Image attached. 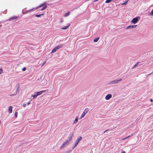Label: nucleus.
<instances>
[{"instance_id":"f257e3e1","label":"nucleus","mask_w":153,"mask_h":153,"mask_svg":"<svg viewBox=\"0 0 153 153\" xmlns=\"http://www.w3.org/2000/svg\"><path fill=\"white\" fill-rule=\"evenodd\" d=\"M46 91V90L34 93L33 95H32V96L33 97V99L36 98L39 95H40L42 93L45 92Z\"/></svg>"},{"instance_id":"f03ea898","label":"nucleus","mask_w":153,"mask_h":153,"mask_svg":"<svg viewBox=\"0 0 153 153\" xmlns=\"http://www.w3.org/2000/svg\"><path fill=\"white\" fill-rule=\"evenodd\" d=\"M69 140H67L65 142H64L61 146L60 147V149H62L65 148L70 143Z\"/></svg>"},{"instance_id":"7ed1b4c3","label":"nucleus","mask_w":153,"mask_h":153,"mask_svg":"<svg viewBox=\"0 0 153 153\" xmlns=\"http://www.w3.org/2000/svg\"><path fill=\"white\" fill-rule=\"evenodd\" d=\"M63 45L62 44H60L58 46L55 47L52 51L51 53H53L54 52H56L59 49V48L62 47Z\"/></svg>"},{"instance_id":"20e7f679","label":"nucleus","mask_w":153,"mask_h":153,"mask_svg":"<svg viewBox=\"0 0 153 153\" xmlns=\"http://www.w3.org/2000/svg\"><path fill=\"white\" fill-rule=\"evenodd\" d=\"M122 80V79H120L119 80L114 79L111 81L109 83V84L113 85L118 83L119 82H121Z\"/></svg>"},{"instance_id":"39448f33","label":"nucleus","mask_w":153,"mask_h":153,"mask_svg":"<svg viewBox=\"0 0 153 153\" xmlns=\"http://www.w3.org/2000/svg\"><path fill=\"white\" fill-rule=\"evenodd\" d=\"M140 19V17L139 16L135 18H133L132 19L131 22V23H132L134 24H135Z\"/></svg>"},{"instance_id":"423d86ee","label":"nucleus","mask_w":153,"mask_h":153,"mask_svg":"<svg viewBox=\"0 0 153 153\" xmlns=\"http://www.w3.org/2000/svg\"><path fill=\"white\" fill-rule=\"evenodd\" d=\"M82 138L81 137H79L77 139L76 142L75 143L74 145L73 146L72 149L76 147L77 146L79 143V142L82 139Z\"/></svg>"},{"instance_id":"0eeeda50","label":"nucleus","mask_w":153,"mask_h":153,"mask_svg":"<svg viewBox=\"0 0 153 153\" xmlns=\"http://www.w3.org/2000/svg\"><path fill=\"white\" fill-rule=\"evenodd\" d=\"M112 95L111 94H108L105 96V99L107 100H108L110 99Z\"/></svg>"},{"instance_id":"6e6552de","label":"nucleus","mask_w":153,"mask_h":153,"mask_svg":"<svg viewBox=\"0 0 153 153\" xmlns=\"http://www.w3.org/2000/svg\"><path fill=\"white\" fill-rule=\"evenodd\" d=\"M17 19L18 17L14 16L9 19L8 20V21H11L13 20H17Z\"/></svg>"},{"instance_id":"1a4fd4ad","label":"nucleus","mask_w":153,"mask_h":153,"mask_svg":"<svg viewBox=\"0 0 153 153\" xmlns=\"http://www.w3.org/2000/svg\"><path fill=\"white\" fill-rule=\"evenodd\" d=\"M137 26V25H130L127 27L126 28V29L134 28H136Z\"/></svg>"},{"instance_id":"9d476101","label":"nucleus","mask_w":153,"mask_h":153,"mask_svg":"<svg viewBox=\"0 0 153 153\" xmlns=\"http://www.w3.org/2000/svg\"><path fill=\"white\" fill-rule=\"evenodd\" d=\"M73 135L74 134L73 133L70 134L69 137L68 139L67 140H69V142H70L71 140H72Z\"/></svg>"},{"instance_id":"9b49d317","label":"nucleus","mask_w":153,"mask_h":153,"mask_svg":"<svg viewBox=\"0 0 153 153\" xmlns=\"http://www.w3.org/2000/svg\"><path fill=\"white\" fill-rule=\"evenodd\" d=\"M9 112L10 113H11L12 112V107L11 106H10L9 107L8 109Z\"/></svg>"},{"instance_id":"f8f14e48","label":"nucleus","mask_w":153,"mask_h":153,"mask_svg":"<svg viewBox=\"0 0 153 153\" xmlns=\"http://www.w3.org/2000/svg\"><path fill=\"white\" fill-rule=\"evenodd\" d=\"M89 111V109L87 108H85V110H84V113H85V114L87 113H88V112Z\"/></svg>"},{"instance_id":"ddd939ff","label":"nucleus","mask_w":153,"mask_h":153,"mask_svg":"<svg viewBox=\"0 0 153 153\" xmlns=\"http://www.w3.org/2000/svg\"><path fill=\"white\" fill-rule=\"evenodd\" d=\"M85 114H85V113L83 112V113L82 114L81 117L79 118V119H81L82 118H83L85 116Z\"/></svg>"},{"instance_id":"4468645a","label":"nucleus","mask_w":153,"mask_h":153,"mask_svg":"<svg viewBox=\"0 0 153 153\" xmlns=\"http://www.w3.org/2000/svg\"><path fill=\"white\" fill-rule=\"evenodd\" d=\"M70 25L69 24L68 25L65 26L64 27L61 28V29H63V30H66V29H67L69 27V26Z\"/></svg>"},{"instance_id":"2eb2a0df","label":"nucleus","mask_w":153,"mask_h":153,"mask_svg":"<svg viewBox=\"0 0 153 153\" xmlns=\"http://www.w3.org/2000/svg\"><path fill=\"white\" fill-rule=\"evenodd\" d=\"M134 135V134H131L130 135L128 136L127 137H126L125 138H124L123 139V140H125V139L128 138H129V137H131Z\"/></svg>"},{"instance_id":"dca6fc26","label":"nucleus","mask_w":153,"mask_h":153,"mask_svg":"<svg viewBox=\"0 0 153 153\" xmlns=\"http://www.w3.org/2000/svg\"><path fill=\"white\" fill-rule=\"evenodd\" d=\"M139 63V62H137L134 65L132 68L133 69H134V68L137 67Z\"/></svg>"},{"instance_id":"f3484780","label":"nucleus","mask_w":153,"mask_h":153,"mask_svg":"<svg viewBox=\"0 0 153 153\" xmlns=\"http://www.w3.org/2000/svg\"><path fill=\"white\" fill-rule=\"evenodd\" d=\"M45 3H42V4H41L40 5H39V6L37 8H40V7H41L44 6H45Z\"/></svg>"},{"instance_id":"a211bd4d","label":"nucleus","mask_w":153,"mask_h":153,"mask_svg":"<svg viewBox=\"0 0 153 153\" xmlns=\"http://www.w3.org/2000/svg\"><path fill=\"white\" fill-rule=\"evenodd\" d=\"M99 39H100L99 37H97V38H95L94 40V41L95 42H97L98 40Z\"/></svg>"},{"instance_id":"6ab92c4d","label":"nucleus","mask_w":153,"mask_h":153,"mask_svg":"<svg viewBox=\"0 0 153 153\" xmlns=\"http://www.w3.org/2000/svg\"><path fill=\"white\" fill-rule=\"evenodd\" d=\"M128 1V0L122 3L121 4V5H126L127 4V3Z\"/></svg>"},{"instance_id":"aec40b11","label":"nucleus","mask_w":153,"mask_h":153,"mask_svg":"<svg viewBox=\"0 0 153 153\" xmlns=\"http://www.w3.org/2000/svg\"><path fill=\"white\" fill-rule=\"evenodd\" d=\"M44 15V13H42L41 14H38L36 15V16L37 17H39L41 16Z\"/></svg>"},{"instance_id":"412c9836","label":"nucleus","mask_w":153,"mask_h":153,"mask_svg":"<svg viewBox=\"0 0 153 153\" xmlns=\"http://www.w3.org/2000/svg\"><path fill=\"white\" fill-rule=\"evenodd\" d=\"M47 8V6L46 5H45L41 9V10H44L46 9Z\"/></svg>"},{"instance_id":"4be33fe9","label":"nucleus","mask_w":153,"mask_h":153,"mask_svg":"<svg viewBox=\"0 0 153 153\" xmlns=\"http://www.w3.org/2000/svg\"><path fill=\"white\" fill-rule=\"evenodd\" d=\"M78 118L77 117H76L75 118L74 123H74H77L78 122Z\"/></svg>"},{"instance_id":"5701e85b","label":"nucleus","mask_w":153,"mask_h":153,"mask_svg":"<svg viewBox=\"0 0 153 153\" xmlns=\"http://www.w3.org/2000/svg\"><path fill=\"white\" fill-rule=\"evenodd\" d=\"M70 14V12H68L67 13H66L65 15V16H69Z\"/></svg>"},{"instance_id":"b1692460","label":"nucleus","mask_w":153,"mask_h":153,"mask_svg":"<svg viewBox=\"0 0 153 153\" xmlns=\"http://www.w3.org/2000/svg\"><path fill=\"white\" fill-rule=\"evenodd\" d=\"M112 0H106L105 1L106 3H109Z\"/></svg>"},{"instance_id":"393cba45","label":"nucleus","mask_w":153,"mask_h":153,"mask_svg":"<svg viewBox=\"0 0 153 153\" xmlns=\"http://www.w3.org/2000/svg\"><path fill=\"white\" fill-rule=\"evenodd\" d=\"M149 15L153 16V10H152L151 13H150Z\"/></svg>"},{"instance_id":"a878e982","label":"nucleus","mask_w":153,"mask_h":153,"mask_svg":"<svg viewBox=\"0 0 153 153\" xmlns=\"http://www.w3.org/2000/svg\"><path fill=\"white\" fill-rule=\"evenodd\" d=\"M17 114H18L17 112H15L14 115H15V117H17Z\"/></svg>"},{"instance_id":"bb28decb","label":"nucleus","mask_w":153,"mask_h":153,"mask_svg":"<svg viewBox=\"0 0 153 153\" xmlns=\"http://www.w3.org/2000/svg\"><path fill=\"white\" fill-rule=\"evenodd\" d=\"M3 72V70L2 68L0 69V74H1Z\"/></svg>"},{"instance_id":"cd10ccee","label":"nucleus","mask_w":153,"mask_h":153,"mask_svg":"<svg viewBox=\"0 0 153 153\" xmlns=\"http://www.w3.org/2000/svg\"><path fill=\"white\" fill-rule=\"evenodd\" d=\"M26 68L25 67V68H22V70L23 71H25L26 70Z\"/></svg>"},{"instance_id":"c85d7f7f","label":"nucleus","mask_w":153,"mask_h":153,"mask_svg":"<svg viewBox=\"0 0 153 153\" xmlns=\"http://www.w3.org/2000/svg\"><path fill=\"white\" fill-rule=\"evenodd\" d=\"M26 105H27V104H25V103H24L23 104V106L24 107H25L26 106Z\"/></svg>"},{"instance_id":"c756f323","label":"nucleus","mask_w":153,"mask_h":153,"mask_svg":"<svg viewBox=\"0 0 153 153\" xmlns=\"http://www.w3.org/2000/svg\"><path fill=\"white\" fill-rule=\"evenodd\" d=\"M46 63V61H45L43 62V63L42 64V66H43Z\"/></svg>"},{"instance_id":"7c9ffc66","label":"nucleus","mask_w":153,"mask_h":153,"mask_svg":"<svg viewBox=\"0 0 153 153\" xmlns=\"http://www.w3.org/2000/svg\"><path fill=\"white\" fill-rule=\"evenodd\" d=\"M30 101L29 102L27 103V105H29L30 104Z\"/></svg>"},{"instance_id":"2f4dec72","label":"nucleus","mask_w":153,"mask_h":153,"mask_svg":"<svg viewBox=\"0 0 153 153\" xmlns=\"http://www.w3.org/2000/svg\"><path fill=\"white\" fill-rule=\"evenodd\" d=\"M19 90V87H18L16 89V91H18Z\"/></svg>"},{"instance_id":"473e14b6","label":"nucleus","mask_w":153,"mask_h":153,"mask_svg":"<svg viewBox=\"0 0 153 153\" xmlns=\"http://www.w3.org/2000/svg\"><path fill=\"white\" fill-rule=\"evenodd\" d=\"M60 21L61 23H62L63 22V21L62 20V19H60Z\"/></svg>"},{"instance_id":"72a5a7b5","label":"nucleus","mask_w":153,"mask_h":153,"mask_svg":"<svg viewBox=\"0 0 153 153\" xmlns=\"http://www.w3.org/2000/svg\"><path fill=\"white\" fill-rule=\"evenodd\" d=\"M121 153H126V152L124 151H122Z\"/></svg>"},{"instance_id":"f704fd0d","label":"nucleus","mask_w":153,"mask_h":153,"mask_svg":"<svg viewBox=\"0 0 153 153\" xmlns=\"http://www.w3.org/2000/svg\"><path fill=\"white\" fill-rule=\"evenodd\" d=\"M98 0H94V2H95L97 1Z\"/></svg>"},{"instance_id":"c9c22d12","label":"nucleus","mask_w":153,"mask_h":153,"mask_svg":"<svg viewBox=\"0 0 153 153\" xmlns=\"http://www.w3.org/2000/svg\"><path fill=\"white\" fill-rule=\"evenodd\" d=\"M150 101L151 102H152L153 101V100L152 99H151L150 100Z\"/></svg>"},{"instance_id":"e433bc0d","label":"nucleus","mask_w":153,"mask_h":153,"mask_svg":"<svg viewBox=\"0 0 153 153\" xmlns=\"http://www.w3.org/2000/svg\"><path fill=\"white\" fill-rule=\"evenodd\" d=\"M106 131H107V130H106V131H104L103 132V133L105 132H106Z\"/></svg>"},{"instance_id":"4c0bfd02","label":"nucleus","mask_w":153,"mask_h":153,"mask_svg":"<svg viewBox=\"0 0 153 153\" xmlns=\"http://www.w3.org/2000/svg\"><path fill=\"white\" fill-rule=\"evenodd\" d=\"M152 10H153V9Z\"/></svg>"}]
</instances>
